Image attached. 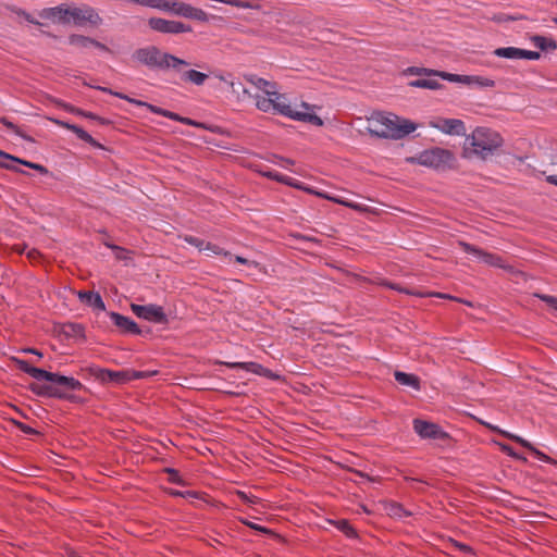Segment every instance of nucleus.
Returning <instances> with one entry per match:
<instances>
[{
	"label": "nucleus",
	"mask_w": 557,
	"mask_h": 557,
	"mask_svg": "<svg viewBox=\"0 0 557 557\" xmlns=\"http://www.w3.org/2000/svg\"><path fill=\"white\" fill-rule=\"evenodd\" d=\"M246 81L256 89L253 95L255 106L258 110L269 113H277L295 121L310 123L314 126H322L323 121L314 113V107L300 102L292 107L284 94L278 91L274 82L267 81L256 75L245 76Z\"/></svg>",
	"instance_id": "1"
},
{
	"label": "nucleus",
	"mask_w": 557,
	"mask_h": 557,
	"mask_svg": "<svg viewBox=\"0 0 557 557\" xmlns=\"http://www.w3.org/2000/svg\"><path fill=\"white\" fill-rule=\"evenodd\" d=\"M417 129V124L393 113L377 112L368 119L367 131L376 137L400 139Z\"/></svg>",
	"instance_id": "2"
},
{
	"label": "nucleus",
	"mask_w": 557,
	"mask_h": 557,
	"mask_svg": "<svg viewBox=\"0 0 557 557\" xmlns=\"http://www.w3.org/2000/svg\"><path fill=\"white\" fill-rule=\"evenodd\" d=\"M39 16L49 20L53 24L62 25L74 24L82 26L85 23L98 25L101 22L99 14L95 9L88 5L71 7L61 4L53 8H46L40 11Z\"/></svg>",
	"instance_id": "3"
},
{
	"label": "nucleus",
	"mask_w": 557,
	"mask_h": 557,
	"mask_svg": "<svg viewBox=\"0 0 557 557\" xmlns=\"http://www.w3.org/2000/svg\"><path fill=\"white\" fill-rule=\"evenodd\" d=\"M504 144L502 135L487 127H476L466 136L465 151L482 160L493 156Z\"/></svg>",
	"instance_id": "4"
},
{
	"label": "nucleus",
	"mask_w": 557,
	"mask_h": 557,
	"mask_svg": "<svg viewBox=\"0 0 557 557\" xmlns=\"http://www.w3.org/2000/svg\"><path fill=\"white\" fill-rule=\"evenodd\" d=\"M135 59L149 67H157L160 70H178L182 65H188L185 60L180 59L173 54L162 52L153 46L138 49L135 52Z\"/></svg>",
	"instance_id": "5"
},
{
	"label": "nucleus",
	"mask_w": 557,
	"mask_h": 557,
	"mask_svg": "<svg viewBox=\"0 0 557 557\" xmlns=\"http://www.w3.org/2000/svg\"><path fill=\"white\" fill-rule=\"evenodd\" d=\"M454 156L450 151L442 148H432L420 152L412 161L418 164L435 169L444 170L450 166Z\"/></svg>",
	"instance_id": "6"
},
{
	"label": "nucleus",
	"mask_w": 557,
	"mask_h": 557,
	"mask_svg": "<svg viewBox=\"0 0 557 557\" xmlns=\"http://www.w3.org/2000/svg\"><path fill=\"white\" fill-rule=\"evenodd\" d=\"M284 184L287 185V186L294 187L296 189L304 190V191H306L308 194H311V195H314L317 197H320V198L330 200L332 202L345 206V207L350 208L352 210H356L358 212H364V211L368 210V207L366 205L354 202V201H349V200H346V199H344L342 197L333 196L331 194L317 190V189H314V188H312L310 186H307L304 183H301V182H299V181H297V180H295L293 177H289V176H286V180H285Z\"/></svg>",
	"instance_id": "7"
},
{
	"label": "nucleus",
	"mask_w": 557,
	"mask_h": 557,
	"mask_svg": "<svg viewBox=\"0 0 557 557\" xmlns=\"http://www.w3.org/2000/svg\"><path fill=\"white\" fill-rule=\"evenodd\" d=\"M445 81L451 83L463 84L468 86H478L482 88H491L495 86V82L492 78L479 75H459L447 72L435 73Z\"/></svg>",
	"instance_id": "8"
},
{
	"label": "nucleus",
	"mask_w": 557,
	"mask_h": 557,
	"mask_svg": "<svg viewBox=\"0 0 557 557\" xmlns=\"http://www.w3.org/2000/svg\"><path fill=\"white\" fill-rule=\"evenodd\" d=\"M131 309L139 319H144L153 323H166L168 318L161 306L149 304V305H137L132 304Z\"/></svg>",
	"instance_id": "9"
},
{
	"label": "nucleus",
	"mask_w": 557,
	"mask_h": 557,
	"mask_svg": "<svg viewBox=\"0 0 557 557\" xmlns=\"http://www.w3.org/2000/svg\"><path fill=\"white\" fill-rule=\"evenodd\" d=\"M149 27L162 34H182L191 32V27L180 21L165 20L162 17H151L148 21Z\"/></svg>",
	"instance_id": "10"
},
{
	"label": "nucleus",
	"mask_w": 557,
	"mask_h": 557,
	"mask_svg": "<svg viewBox=\"0 0 557 557\" xmlns=\"http://www.w3.org/2000/svg\"><path fill=\"white\" fill-rule=\"evenodd\" d=\"M459 246L463 249L465 252L472 255L480 262L497 268H505V264L499 256L483 251L480 248L465 242H460Z\"/></svg>",
	"instance_id": "11"
},
{
	"label": "nucleus",
	"mask_w": 557,
	"mask_h": 557,
	"mask_svg": "<svg viewBox=\"0 0 557 557\" xmlns=\"http://www.w3.org/2000/svg\"><path fill=\"white\" fill-rule=\"evenodd\" d=\"M430 125L447 135L462 136L466 134L465 123L459 119H438L431 122Z\"/></svg>",
	"instance_id": "12"
},
{
	"label": "nucleus",
	"mask_w": 557,
	"mask_h": 557,
	"mask_svg": "<svg viewBox=\"0 0 557 557\" xmlns=\"http://www.w3.org/2000/svg\"><path fill=\"white\" fill-rule=\"evenodd\" d=\"M413 429L422 438H442L445 436V433L437 424L419 419L413 421Z\"/></svg>",
	"instance_id": "13"
},
{
	"label": "nucleus",
	"mask_w": 557,
	"mask_h": 557,
	"mask_svg": "<svg viewBox=\"0 0 557 557\" xmlns=\"http://www.w3.org/2000/svg\"><path fill=\"white\" fill-rule=\"evenodd\" d=\"M224 364L231 369H242L260 376L270 377L272 380H276L280 377L277 374H274L271 370L256 362H225Z\"/></svg>",
	"instance_id": "14"
},
{
	"label": "nucleus",
	"mask_w": 557,
	"mask_h": 557,
	"mask_svg": "<svg viewBox=\"0 0 557 557\" xmlns=\"http://www.w3.org/2000/svg\"><path fill=\"white\" fill-rule=\"evenodd\" d=\"M17 163H21V164H24L28 168H32V169H35L37 171H39L40 173H47V170L45 166L38 164V163H33V162H29V161H23V160H20L13 156H10L3 151L0 150V166H3V168H7V169H13V170H17L15 164Z\"/></svg>",
	"instance_id": "15"
},
{
	"label": "nucleus",
	"mask_w": 557,
	"mask_h": 557,
	"mask_svg": "<svg viewBox=\"0 0 557 557\" xmlns=\"http://www.w3.org/2000/svg\"><path fill=\"white\" fill-rule=\"evenodd\" d=\"M110 318L112 322L123 331L131 333V334H139L140 329L138 327L137 323L133 321L132 319L122 315L116 312H111Z\"/></svg>",
	"instance_id": "16"
},
{
	"label": "nucleus",
	"mask_w": 557,
	"mask_h": 557,
	"mask_svg": "<svg viewBox=\"0 0 557 557\" xmlns=\"http://www.w3.org/2000/svg\"><path fill=\"white\" fill-rule=\"evenodd\" d=\"M77 296L81 301L98 311H103L106 309L104 302L98 293L81 290L77 293Z\"/></svg>",
	"instance_id": "17"
},
{
	"label": "nucleus",
	"mask_w": 557,
	"mask_h": 557,
	"mask_svg": "<svg viewBox=\"0 0 557 557\" xmlns=\"http://www.w3.org/2000/svg\"><path fill=\"white\" fill-rule=\"evenodd\" d=\"M487 426L493 430V431H497L499 432L500 434H503L504 436L519 443L521 446L525 447L527 449L531 450L532 453H534L536 456H539L540 458H546V456L544 454H542L541 451H539L535 447H533V445L524 440L523 437L519 436V435H516L513 433H510V432H507V431H504V430H500L498 429L497 426H494V425H491V424H487Z\"/></svg>",
	"instance_id": "18"
},
{
	"label": "nucleus",
	"mask_w": 557,
	"mask_h": 557,
	"mask_svg": "<svg viewBox=\"0 0 557 557\" xmlns=\"http://www.w3.org/2000/svg\"><path fill=\"white\" fill-rule=\"evenodd\" d=\"M69 41L71 45L79 47V48H84V49L95 47L102 51L108 50V48L103 44L98 42L89 37H85L82 35H72V36H70Z\"/></svg>",
	"instance_id": "19"
},
{
	"label": "nucleus",
	"mask_w": 557,
	"mask_h": 557,
	"mask_svg": "<svg viewBox=\"0 0 557 557\" xmlns=\"http://www.w3.org/2000/svg\"><path fill=\"white\" fill-rule=\"evenodd\" d=\"M434 73H438V72L430 71V72H428V77L411 81L409 83V85L411 87H417V88H426V89H433V90L438 89L441 87V84L438 83V81L436 78L432 77V76H437Z\"/></svg>",
	"instance_id": "20"
},
{
	"label": "nucleus",
	"mask_w": 557,
	"mask_h": 557,
	"mask_svg": "<svg viewBox=\"0 0 557 557\" xmlns=\"http://www.w3.org/2000/svg\"><path fill=\"white\" fill-rule=\"evenodd\" d=\"M51 383L62 386L67 391H77L82 387V383L78 380L72 376H65L58 373H53Z\"/></svg>",
	"instance_id": "21"
},
{
	"label": "nucleus",
	"mask_w": 557,
	"mask_h": 557,
	"mask_svg": "<svg viewBox=\"0 0 557 557\" xmlns=\"http://www.w3.org/2000/svg\"><path fill=\"white\" fill-rule=\"evenodd\" d=\"M394 376H395V380L400 385L412 387L416 391L420 389V381L417 375L405 373L401 371H396Z\"/></svg>",
	"instance_id": "22"
},
{
	"label": "nucleus",
	"mask_w": 557,
	"mask_h": 557,
	"mask_svg": "<svg viewBox=\"0 0 557 557\" xmlns=\"http://www.w3.org/2000/svg\"><path fill=\"white\" fill-rule=\"evenodd\" d=\"M533 45L542 51H553L557 48V42L553 38L535 35L531 37Z\"/></svg>",
	"instance_id": "23"
},
{
	"label": "nucleus",
	"mask_w": 557,
	"mask_h": 557,
	"mask_svg": "<svg viewBox=\"0 0 557 557\" xmlns=\"http://www.w3.org/2000/svg\"><path fill=\"white\" fill-rule=\"evenodd\" d=\"M384 511L392 518L403 519L411 515L410 511L406 510L400 504L388 503L384 507Z\"/></svg>",
	"instance_id": "24"
},
{
	"label": "nucleus",
	"mask_w": 557,
	"mask_h": 557,
	"mask_svg": "<svg viewBox=\"0 0 557 557\" xmlns=\"http://www.w3.org/2000/svg\"><path fill=\"white\" fill-rule=\"evenodd\" d=\"M494 53L499 58L519 60L522 55V49L516 47H504L496 49Z\"/></svg>",
	"instance_id": "25"
},
{
	"label": "nucleus",
	"mask_w": 557,
	"mask_h": 557,
	"mask_svg": "<svg viewBox=\"0 0 557 557\" xmlns=\"http://www.w3.org/2000/svg\"><path fill=\"white\" fill-rule=\"evenodd\" d=\"M182 78L195 84L196 86H201L205 84L208 75L196 70H189L183 74Z\"/></svg>",
	"instance_id": "26"
},
{
	"label": "nucleus",
	"mask_w": 557,
	"mask_h": 557,
	"mask_svg": "<svg viewBox=\"0 0 557 557\" xmlns=\"http://www.w3.org/2000/svg\"><path fill=\"white\" fill-rule=\"evenodd\" d=\"M172 7H173V9H172L173 14L183 16L186 18H190L193 9H194V7H191L190 4H187L184 2H178V1L174 0V3L172 4Z\"/></svg>",
	"instance_id": "27"
},
{
	"label": "nucleus",
	"mask_w": 557,
	"mask_h": 557,
	"mask_svg": "<svg viewBox=\"0 0 557 557\" xmlns=\"http://www.w3.org/2000/svg\"><path fill=\"white\" fill-rule=\"evenodd\" d=\"M141 107H146V108H147V109H149L152 113H156V114H159V115H162V116L169 117L170 120H173V121H183V119H181L176 113L171 112V111H168V110H164V109L159 108V107H156V106L150 104V103H148V102H145V104H141Z\"/></svg>",
	"instance_id": "28"
},
{
	"label": "nucleus",
	"mask_w": 557,
	"mask_h": 557,
	"mask_svg": "<svg viewBox=\"0 0 557 557\" xmlns=\"http://www.w3.org/2000/svg\"><path fill=\"white\" fill-rule=\"evenodd\" d=\"M335 527L350 539L357 536L356 530L346 520L336 521Z\"/></svg>",
	"instance_id": "29"
},
{
	"label": "nucleus",
	"mask_w": 557,
	"mask_h": 557,
	"mask_svg": "<svg viewBox=\"0 0 557 557\" xmlns=\"http://www.w3.org/2000/svg\"><path fill=\"white\" fill-rule=\"evenodd\" d=\"M174 0H151L150 8L172 13Z\"/></svg>",
	"instance_id": "30"
},
{
	"label": "nucleus",
	"mask_w": 557,
	"mask_h": 557,
	"mask_svg": "<svg viewBox=\"0 0 557 557\" xmlns=\"http://www.w3.org/2000/svg\"><path fill=\"white\" fill-rule=\"evenodd\" d=\"M30 376L37 381H47V382H51L52 381V377H53V373L52 372H48L46 370H42V369H39V368H36L34 367V369L32 370V374Z\"/></svg>",
	"instance_id": "31"
},
{
	"label": "nucleus",
	"mask_w": 557,
	"mask_h": 557,
	"mask_svg": "<svg viewBox=\"0 0 557 557\" xmlns=\"http://www.w3.org/2000/svg\"><path fill=\"white\" fill-rule=\"evenodd\" d=\"M202 251H205L208 256L210 255H221L223 253L225 257H230L231 255L228 252H223L220 247L216 245H213L211 243H205L202 246Z\"/></svg>",
	"instance_id": "32"
},
{
	"label": "nucleus",
	"mask_w": 557,
	"mask_h": 557,
	"mask_svg": "<svg viewBox=\"0 0 557 557\" xmlns=\"http://www.w3.org/2000/svg\"><path fill=\"white\" fill-rule=\"evenodd\" d=\"M236 495L239 497L240 500L249 505H257L261 503L260 498H258L257 496L247 494L246 492L243 491H237Z\"/></svg>",
	"instance_id": "33"
},
{
	"label": "nucleus",
	"mask_w": 557,
	"mask_h": 557,
	"mask_svg": "<svg viewBox=\"0 0 557 557\" xmlns=\"http://www.w3.org/2000/svg\"><path fill=\"white\" fill-rule=\"evenodd\" d=\"M272 162L283 169L290 170V166L295 164V161L292 159L283 158L280 156H274Z\"/></svg>",
	"instance_id": "34"
},
{
	"label": "nucleus",
	"mask_w": 557,
	"mask_h": 557,
	"mask_svg": "<svg viewBox=\"0 0 557 557\" xmlns=\"http://www.w3.org/2000/svg\"><path fill=\"white\" fill-rule=\"evenodd\" d=\"M222 79L228 84V86L231 87L233 94H235L237 96L238 100H242V101L245 100V97H240L242 88H244V86H243V84L240 82L226 81L224 78H222Z\"/></svg>",
	"instance_id": "35"
},
{
	"label": "nucleus",
	"mask_w": 557,
	"mask_h": 557,
	"mask_svg": "<svg viewBox=\"0 0 557 557\" xmlns=\"http://www.w3.org/2000/svg\"><path fill=\"white\" fill-rule=\"evenodd\" d=\"M71 131L77 135V137L86 143L92 141L91 135H89L86 131H84L82 127L74 125V127H71Z\"/></svg>",
	"instance_id": "36"
},
{
	"label": "nucleus",
	"mask_w": 557,
	"mask_h": 557,
	"mask_svg": "<svg viewBox=\"0 0 557 557\" xmlns=\"http://www.w3.org/2000/svg\"><path fill=\"white\" fill-rule=\"evenodd\" d=\"M12 360L15 362V364L21 371L27 373L28 375L32 374V370L34 369V367L30 366L26 360L18 358H12Z\"/></svg>",
	"instance_id": "37"
},
{
	"label": "nucleus",
	"mask_w": 557,
	"mask_h": 557,
	"mask_svg": "<svg viewBox=\"0 0 557 557\" xmlns=\"http://www.w3.org/2000/svg\"><path fill=\"white\" fill-rule=\"evenodd\" d=\"M109 94L112 95V96H115L117 98L124 99V100H126V101H128L131 103H134L136 106H139V107H141V104H145V101L131 98V97H128L126 95H123L121 92H117V91H109Z\"/></svg>",
	"instance_id": "38"
},
{
	"label": "nucleus",
	"mask_w": 557,
	"mask_h": 557,
	"mask_svg": "<svg viewBox=\"0 0 557 557\" xmlns=\"http://www.w3.org/2000/svg\"><path fill=\"white\" fill-rule=\"evenodd\" d=\"M190 18H194V20H197L200 22H207L208 14L201 9L194 8Z\"/></svg>",
	"instance_id": "39"
},
{
	"label": "nucleus",
	"mask_w": 557,
	"mask_h": 557,
	"mask_svg": "<svg viewBox=\"0 0 557 557\" xmlns=\"http://www.w3.org/2000/svg\"><path fill=\"white\" fill-rule=\"evenodd\" d=\"M263 175L271 178V180H274L276 182H280L282 184H284L285 180H286V175H283L278 172H275V171H265L263 172Z\"/></svg>",
	"instance_id": "40"
},
{
	"label": "nucleus",
	"mask_w": 557,
	"mask_h": 557,
	"mask_svg": "<svg viewBox=\"0 0 557 557\" xmlns=\"http://www.w3.org/2000/svg\"><path fill=\"white\" fill-rule=\"evenodd\" d=\"M185 242L195 246L199 251H202L203 240L195 236L185 237Z\"/></svg>",
	"instance_id": "41"
},
{
	"label": "nucleus",
	"mask_w": 557,
	"mask_h": 557,
	"mask_svg": "<svg viewBox=\"0 0 557 557\" xmlns=\"http://www.w3.org/2000/svg\"><path fill=\"white\" fill-rule=\"evenodd\" d=\"M521 59L525 60H539L541 58L540 52L522 49Z\"/></svg>",
	"instance_id": "42"
},
{
	"label": "nucleus",
	"mask_w": 557,
	"mask_h": 557,
	"mask_svg": "<svg viewBox=\"0 0 557 557\" xmlns=\"http://www.w3.org/2000/svg\"><path fill=\"white\" fill-rule=\"evenodd\" d=\"M170 494L173 496H180V497H196V493L191 491H178V490H171Z\"/></svg>",
	"instance_id": "43"
},
{
	"label": "nucleus",
	"mask_w": 557,
	"mask_h": 557,
	"mask_svg": "<svg viewBox=\"0 0 557 557\" xmlns=\"http://www.w3.org/2000/svg\"><path fill=\"white\" fill-rule=\"evenodd\" d=\"M70 111L74 114H77V115H81V116H84V117H87V119H96V115L91 112H86V111H83L81 109H75V108H71Z\"/></svg>",
	"instance_id": "44"
},
{
	"label": "nucleus",
	"mask_w": 557,
	"mask_h": 557,
	"mask_svg": "<svg viewBox=\"0 0 557 557\" xmlns=\"http://www.w3.org/2000/svg\"><path fill=\"white\" fill-rule=\"evenodd\" d=\"M243 523H245L246 525H248L249 528L253 529V530H257V531H260V532H263V533H268L269 530L259 525V524H256L253 522H250L248 520H243Z\"/></svg>",
	"instance_id": "45"
},
{
	"label": "nucleus",
	"mask_w": 557,
	"mask_h": 557,
	"mask_svg": "<svg viewBox=\"0 0 557 557\" xmlns=\"http://www.w3.org/2000/svg\"><path fill=\"white\" fill-rule=\"evenodd\" d=\"M17 426L20 428V430L25 433V434H37V431L34 430L32 426L29 425H26L24 423H17Z\"/></svg>",
	"instance_id": "46"
},
{
	"label": "nucleus",
	"mask_w": 557,
	"mask_h": 557,
	"mask_svg": "<svg viewBox=\"0 0 557 557\" xmlns=\"http://www.w3.org/2000/svg\"><path fill=\"white\" fill-rule=\"evenodd\" d=\"M235 260H236L237 262L243 263V264H246V265H248V267H255V268H256V267H258V263H257V262H255V261H250V260L245 259V258H243V257H240V256H236V257H235Z\"/></svg>",
	"instance_id": "47"
},
{
	"label": "nucleus",
	"mask_w": 557,
	"mask_h": 557,
	"mask_svg": "<svg viewBox=\"0 0 557 557\" xmlns=\"http://www.w3.org/2000/svg\"><path fill=\"white\" fill-rule=\"evenodd\" d=\"M543 300H545L552 308H554L557 311V298L552 296H543Z\"/></svg>",
	"instance_id": "48"
},
{
	"label": "nucleus",
	"mask_w": 557,
	"mask_h": 557,
	"mask_svg": "<svg viewBox=\"0 0 557 557\" xmlns=\"http://www.w3.org/2000/svg\"><path fill=\"white\" fill-rule=\"evenodd\" d=\"M111 377L113 380H115L116 382H124L126 380H128V377L126 376L125 373H122V372H114V373H111Z\"/></svg>",
	"instance_id": "49"
},
{
	"label": "nucleus",
	"mask_w": 557,
	"mask_h": 557,
	"mask_svg": "<svg viewBox=\"0 0 557 557\" xmlns=\"http://www.w3.org/2000/svg\"><path fill=\"white\" fill-rule=\"evenodd\" d=\"M500 448L504 453H506L508 456H511V457H515V458H520L513 450L511 447H509L508 445H500Z\"/></svg>",
	"instance_id": "50"
},
{
	"label": "nucleus",
	"mask_w": 557,
	"mask_h": 557,
	"mask_svg": "<svg viewBox=\"0 0 557 557\" xmlns=\"http://www.w3.org/2000/svg\"><path fill=\"white\" fill-rule=\"evenodd\" d=\"M168 472L170 474V481H172L174 483H181V480L178 478V473L175 470L169 469Z\"/></svg>",
	"instance_id": "51"
},
{
	"label": "nucleus",
	"mask_w": 557,
	"mask_h": 557,
	"mask_svg": "<svg viewBox=\"0 0 557 557\" xmlns=\"http://www.w3.org/2000/svg\"><path fill=\"white\" fill-rule=\"evenodd\" d=\"M21 351L24 354H34V355L38 356L39 358L42 357V352H40L39 350L34 349V348H23Z\"/></svg>",
	"instance_id": "52"
},
{
	"label": "nucleus",
	"mask_w": 557,
	"mask_h": 557,
	"mask_svg": "<svg viewBox=\"0 0 557 557\" xmlns=\"http://www.w3.org/2000/svg\"><path fill=\"white\" fill-rule=\"evenodd\" d=\"M2 123H3L8 128L12 129L14 133H16V134H18V135H20V133H18V131H17V127H16L13 123L9 122L7 119H2Z\"/></svg>",
	"instance_id": "53"
},
{
	"label": "nucleus",
	"mask_w": 557,
	"mask_h": 557,
	"mask_svg": "<svg viewBox=\"0 0 557 557\" xmlns=\"http://www.w3.org/2000/svg\"><path fill=\"white\" fill-rule=\"evenodd\" d=\"M129 2L150 8L151 0H129Z\"/></svg>",
	"instance_id": "54"
},
{
	"label": "nucleus",
	"mask_w": 557,
	"mask_h": 557,
	"mask_svg": "<svg viewBox=\"0 0 557 557\" xmlns=\"http://www.w3.org/2000/svg\"><path fill=\"white\" fill-rule=\"evenodd\" d=\"M240 97H245V100L248 98H253V95L247 88H242Z\"/></svg>",
	"instance_id": "55"
},
{
	"label": "nucleus",
	"mask_w": 557,
	"mask_h": 557,
	"mask_svg": "<svg viewBox=\"0 0 557 557\" xmlns=\"http://www.w3.org/2000/svg\"><path fill=\"white\" fill-rule=\"evenodd\" d=\"M546 181L549 184L557 186V175H548V176H546Z\"/></svg>",
	"instance_id": "56"
},
{
	"label": "nucleus",
	"mask_w": 557,
	"mask_h": 557,
	"mask_svg": "<svg viewBox=\"0 0 557 557\" xmlns=\"http://www.w3.org/2000/svg\"><path fill=\"white\" fill-rule=\"evenodd\" d=\"M388 287H391V288H393V289H396V290H398V292H400V293L411 294V292H409V290H407V289H404V288H401V287H398V286H396V285H392V284H389V285H388Z\"/></svg>",
	"instance_id": "57"
},
{
	"label": "nucleus",
	"mask_w": 557,
	"mask_h": 557,
	"mask_svg": "<svg viewBox=\"0 0 557 557\" xmlns=\"http://www.w3.org/2000/svg\"><path fill=\"white\" fill-rule=\"evenodd\" d=\"M62 127L71 131V127H74V124H70L67 122H64V124H62Z\"/></svg>",
	"instance_id": "58"
},
{
	"label": "nucleus",
	"mask_w": 557,
	"mask_h": 557,
	"mask_svg": "<svg viewBox=\"0 0 557 557\" xmlns=\"http://www.w3.org/2000/svg\"><path fill=\"white\" fill-rule=\"evenodd\" d=\"M437 297H441V298H447V299H453L451 296L449 295H446V294H435Z\"/></svg>",
	"instance_id": "59"
},
{
	"label": "nucleus",
	"mask_w": 557,
	"mask_h": 557,
	"mask_svg": "<svg viewBox=\"0 0 557 557\" xmlns=\"http://www.w3.org/2000/svg\"><path fill=\"white\" fill-rule=\"evenodd\" d=\"M133 377H137V379H139V377H144V372H135V373L133 374Z\"/></svg>",
	"instance_id": "60"
},
{
	"label": "nucleus",
	"mask_w": 557,
	"mask_h": 557,
	"mask_svg": "<svg viewBox=\"0 0 557 557\" xmlns=\"http://www.w3.org/2000/svg\"><path fill=\"white\" fill-rule=\"evenodd\" d=\"M97 89H99V90H101L103 92H108V94H109V91H112L111 89H109L107 87H97Z\"/></svg>",
	"instance_id": "61"
},
{
	"label": "nucleus",
	"mask_w": 557,
	"mask_h": 557,
	"mask_svg": "<svg viewBox=\"0 0 557 557\" xmlns=\"http://www.w3.org/2000/svg\"><path fill=\"white\" fill-rule=\"evenodd\" d=\"M53 122H54L57 125L61 126V127H62V124H64V121H60V120H53Z\"/></svg>",
	"instance_id": "62"
},
{
	"label": "nucleus",
	"mask_w": 557,
	"mask_h": 557,
	"mask_svg": "<svg viewBox=\"0 0 557 557\" xmlns=\"http://www.w3.org/2000/svg\"><path fill=\"white\" fill-rule=\"evenodd\" d=\"M410 71H411L412 73H417V74H419L422 70H419V69H411Z\"/></svg>",
	"instance_id": "63"
},
{
	"label": "nucleus",
	"mask_w": 557,
	"mask_h": 557,
	"mask_svg": "<svg viewBox=\"0 0 557 557\" xmlns=\"http://www.w3.org/2000/svg\"><path fill=\"white\" fill-rule=\"evenodd\" d=\"M460 548L461 549H469V547L467 545H460Z\"/></svg>",
	"instance_id": "64"
}]
</instances>
